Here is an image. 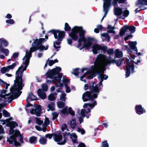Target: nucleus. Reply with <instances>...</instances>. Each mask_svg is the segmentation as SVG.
I'll list each match as a JSON object with an SVG mask.
<instances>
[{
	"label": "nucleus",
	"mask_w": 147,
	"mask_h": 147,
	"mask_svg": "<svg viewBox=\"0 0 147 147\" xmlns=\"http://www.w3.org/2000/svg\"><path fill=\"white\" fill-rule=\"evenodd\" d=\"M97 104L96 101H94L93 104L85 103L83 106V107L85 108L84 109H82L81 111V115L80 113H78L77 117L80 123L83 122V120L82 117H86L87 118H88L90 115V109L93 108Z\"/></svg>",
	"instance_id": "nucleus-7"
},
{
	"label": "nucleus",
	"mask_w": 147,
	"mask_h": 147,
	"mask_svg": "<svg viewBox=\"0 0 147 147\" xmlns=\"http://www.w3.org/2000/svg\"><path fill=\"white\" fill-rule=\"evenodd\" d=\"M3 115L6 117H9L10 116L9 114L5 110L3 111Z\"/></svg>",
	"instance_id": "nucleus-50"
},
{
	"label": "nucleus",
	"mask_w": 147,
	"mask_h": 147,
	"mask_svg": "<svg viewBox=\"0 0 147 147\" xmlns=\"http://www.w3.org/2000/svg\"><path fill=\"white\" fill-rule=\"evenodd\" d=\"M6 22L9 24H12L14 23V21L12 19H10L6 20Z\"/></svg>",
	"instance_id": "nucleus-45"
},
{
	"label": "nucleus",
	"mask_w": 147,
	"mask_h": 147,
	"mask_svg": "<svg viewBox=\"0 0 147 147\" xmlns=\"http://www.w3.org/2000/svg\"><path fill=\"white\" fill-rule=\"evenodd\" d=\"M61 129L63 131H64L65 130L69 131L67 128V125L65 124H63L62 125Z\"/></svg>",
	"instance_id": "nucleus-46"
},
{
	"label": "nucleus",
	"mask_w": 147,
	"mask_h": 147,
	"mask_svg": "<svg viewBox=\"0 0 147 147\" xmlns=\"http://www.w3.org/2000/svg\"><path fill=\"white\" fill-rule=\"evenodd\" d=\"M52 136L53 135L52 134H47L45 135V137L46 138H48L49 139H50L52 138Z\"/></svg>",
	"instance_id": "nucleus-55"
},
{
	"label": "nucleus",
	"mask_w": 147,
	"mask_h": 147,
	"mask_svg": "<svg viewBox=\"0 0 147 147\" xmlns=\"http://www.w3.org/2000/svg\"><path fill=\"white\" fill-rule=\"evenodd\" d=\"M68 111L69 112L70 114L72 116L75 115V113L72 110V109L71 107H70L69 108Z\"/></svg>",
	"instance_id": "nucleus-49"
},
{
	"label": "nucleus",
	"mask_w": 147,
	"mask_h": 147,
	"mask_svg": "<svg viewBox=\"0 0 147 147\" xmlns=\"http://www.w3.org/2000/svg\"><path fill=\"white\" fill-rule=\"evenodd\" d=\"M92 51L94 54H96L100 52V50L102 51L104 53L106 52L107 47L106 46H101L99 45L96 44L92 47Z\"/></svg>",
	"instance_id": "nucleus-10"
},
{
	"label": "nucleus",
	"mask_w": 147,
	"mask_h": 147,
	"mask_svg": "<svg viewBox=\"0 0 147 147\" xmlns=\"http://www.w3.org/2000/svg\"><path fill=\"white\" fill-rule=\"evenodd\" d=\"M123 55L122 52L119 51V49H117L115 50V58H119L121 57Z\"/></svg>",
	"instance_id": "nucleus-26"
},
{
	"label": "nucleus",
	"mask_w": 147,
	"mask_h": 147,
	"mask_svg": "<svg viewBox=\"0 0 147 147\" xmlns=\"http://www.w3.org/2000/svg\"><path fill=\"white\" fill-rule=\"evenodd\" d=\"M128 29H129L128 26H124L120 30L119 32L120 35H123Z\"/></svg>",
	"instance_id": "nucleus-25"
},
{
	"label": "nucleus",
	"mask_w": 147,
	"mask_h": 147,
	"mask_svg": "<svg viewBox=\"0 0 147 147\" xmlns=\"http://www.w3.org/2000/svg\"><path fill=\"white\" fill-rule=\"evenodd\" d=\"M39 142L40 144L44 145L46 144L47 140L43 137H41L40 138Z\"/></svg>",
	"instance_id": "nucleus-34"
},
{
	"label": "nucleus",
	"mask_w": 147,
	"mask_h": 147,
	"mask_svg": "<svg viewBox=\"0 0 147 147\" xmlns=\"http://www.w3.org/2000/svg\"><path fill=\"white\" fill-rule=\"evenodd\" d=\"M146 9H138V8H136V9L134 11L136 12L135 13H136L137 12H138L142 10H144Z\"/></svg>",
	"instance_id": "nucleus-60"
},
{
	"label": "nucleus",
	"mask_w": 147,
	"mask_h": 147,
	"mask_svg": "<svg viewBox=\"0 0 147 147\" xmlns=\"http://www.w3.org/2000/svg\"><path fill=\"white\" fill-rule=\"evenodd\" d=\"M61 112L63 114H65L67 112V108L65 107L62 110Z\"/></svg>",
	"instance_id": "nucleus-53"
},
{
	"label": "nucleus",
	"mask_w": 147,
	"mask_h": 147,
	"mask_svg": "<svg viewBox=\"0 0 147 147\" xmlns=\"http://www.w3.org/2000/svg\"><path fill=\"white\" fill-rule=\"evenodd\" d=\"M122 61V60L121 59L118 60H115V61L114 63H115L117 66H119L121 65Z\"/></svg>",
	"instance_id": "nucleus-43"
},
{
	"label": "nucleus",
	"mask_w": 147,
	"mask_h": 147,
	"mask_svg": "<svg viewBox=\"0 0 147 147\" xmlns=\"http://www.w3.org/2000/svg\"><path fill=\"white\" fill-rule=\"evenodd\" d=\"M101 147H109V145L107 141H105L102 142Z\"/></svg>",
	"instance_id": "nucleus-41"
},
{
	"label": "nucleus",
	"mask_w": 147,
	"mask_h": 147,
	"mask_svg": "<svg viewBox=\"0 0 147 147\" xmlns=\"http://www.w3.org/2000/svg\"><path fill=\"white\" fill-rule=\"evenodd\" d=\"M127 65L126 66V78H127L129 76V67L128 64V62L126 61Z\"/></svg>",
	"instance_id": "nucleus-42"
},
{
	"label": "nucleus",
	"mask_w": 147,
	"mask_h": 147,
	"mask_svg": "<svg viewBox=\"0 0 147 147\" xmlns=\"http://www.w3.org/2000/svg\"><path fill=\"white\" fill-rule=\"evenodd\" d=\"M85 31L83 30L82 27L75 26L72 29L71 32L69 34V36L74 40L76 41L78 39V34L79 33L80 38L78 40L77 47L80 50L84 47L88 49L92 43V38H85Z\"/></svg>",
	"instance_id": "nucleus-3"
},
{
	"label": "nucleus",
	"mask_w": 147,
	"mask_h": 147,
	"mask_svg": "<svg viewBox=\"0 0 147 147\" xmlns=\"http://www.w3.org/2000/svg\"><path fill=\"white\" fill-rule=\"evenodd\" d=\"M65 87L66 88V92L67 93L71 91L70 88L67 85H65Z\"/></svg>",
	"instance_id": "nucleus-51"
},
{
	"label": "nucleus",
	"mask_w": 147,
	"mask_h": 147,
	"mask_svg": "<svg viewBox=\"0 0 147 147\" xmlns=\"http://www.w3.org/2000/svg\"><path fill=\"white\" fill-rule=\"evenodd\" d=\"M134 64H130L129 63V76L131 73L133 74L134 72Z\"/></svg>",
	"instance_id": "nucleus-30"
},
{
	"label": "nucleus",
	"mask_w": 147,
	"mask_h": 147,
	"mask_svg": "<svg viewBox=\"0 0 147 147\" xmlns=\"http://www.w3.org/2000/svg\"><path fill=\"white\" fill-rule=\"evenodd\" d=\"M97 28H98L99 30H101L102 28V26L100 25H98L97 26Z\"/></svg>",
	"instance_id": "nucleus-64"
},
{
	"label": "nucleus",
	"mask_w": 147,
	"mask_h": 147,
	"mask_svg": "<svg viewBox=\"0 0 147 147\" xmlns=\"http://www.w3.org/2000/svg\"><path fill=\"white\" fill-rule=\"evenodd\" d=\"M61 68L59 67H56L51 70H49L46 74L48 78L53 79L54 83L56 84L57 87H59V88H62L63 86L61 83V78L62 74L60 73Z\"/></svg>",
	"instance_id": "nucleus-6"
},
{
	"label": "nucleus",
	"mask_w": 147,
	"mask_h": 147,
	"mask_svg": "<svg viewBox=\"0 0 147 147\" xmlns=\"http://www.w3.org/2000/svg\"><path fill=\"white\" fill-rule=\"evenodd\" d=\"M5 106V104L4 103H2L0 104V109L2 108H3ZM2 115L1 113H0V119ZM3 129L2 127V125H0V134L1 133H3ZM2 138V136H0V140Z\"/></svg>",
	"instance_id": "nucleus-24"
},
{
	"label": "nucleus",
	"mask_w": 147,
	"mask_h": 147,
	"mask_svg": "<svg viewBox=\"0 0 147 147\" xmlns=\"http://www.w3.org/2000/svg\"><path fill=\"white\" fill-rule=\"evenodd\" d=\"M36 128L38 130L40 131L42 129L43 130V128H41L40 127L38 126H36Z\"/></svg>",
	"instance_id": "nucleus-62"
},
{
	"label": "nucleus",
	"mask_w": 147,
	"mask_h": 147,
	"mask_svg": "<svg viewBox=\"0 0 147 147\" xmlns=\"http://www.w3.org/2000/svg\"><path fill=\"white\" fill-rule=\"evenodd\" d=\"M49 121L48 118L45 117V121L44 124L42 125V127H43V132H45L46 131V127L49 124Z\"/></svg>",
	"instance_id": "nucleus-27"
},
{
	"label": "nucleus",
	"mask_w": 147,
	"mask_h": 147,
	"mask_svg": "<svg viewBox=\"0 0 147 147\" xmlns=\"http://www.w3.org/2000/svg\"><path fill=\"white\" fill-rule=\"evenodd\" d=\"M35 109H33L30 111V113L32 114L36 115L39 116L41 113V107L40 105L35 106Z\"/></svg>",
	"instance_id": "nucleus-12"
},
{
	"label": "nucleus",
	"mask_w": 147,
	"mask_h": 147,
	"mask_svg": "<svg viewBox=\"0 0 147 147\" xmlns=\"http://www.w3.org/2000/svg\"><path fill=\"white\" fill-rule=\"evenodd\" d=\"M128 14V11L127 10L124 11L123 13V15L124 17H126L127 16Z\"/></svg>",
	"instance_id": "nucleus-54"
},
{
	"label": "nucleus",
	"mask_w": 147,
	"mask_h": 147,
	"mask_svg": "<svg viewBox=\"0 0 147 147\" xmlns=\"http://www.w3.org/2000/svg\"><path fill=\"white\" fill-rule=\"evenodd\" d=\"M135 3L136 7L141 8L144 5H147V0H137Z\"/></svg>",
	"instance_id": "nucleus-16"
},
{
	"label": "nucleus",
	"mask_w": 147,
	"mask_h": 147,
	"mask_svg": "<svg viewBox=\"0 0 147 147\" xmlns=\"http://www.w3.org/2000/svg\"><path fill=\"white\" fill-rule=\"evenodd\" d=\"M86 70H87V69L86 68H84L82 69L77 68L73 70V71L72 72V73L76 76H78L81 73H82L84 72V71Z\"/></svg>",
	"instance_id": "nucleus-17"
},
{
	"label": "nucleus",
	"mask_w": 147,
	"mask_h": 147,
	"mask_svg": "<svg viewBox=\"0 0 147 147\" xmlns=\"http://www.w3.org/2000/svg\"><path fill=\"white\" fill-rule=\"evenodd\" d=\"M5 17L7 19H10L12 18V16L10 14L8 13L6 15Z\"/></svg>",
	"instance_id": "nucleus-59"
},
{
	"label": "nucleus",
	"mask_w": 147,
	"mask_h": 147,
	"mask_svg": "<svg viewBox=\"0 0 147 147\" xmlns=\"http://www.w3.org/2000/svg\"><path fill=\"white\" fill-rule=\"evenodd\" d=\"M116 7V6L114 7V14L117 16H120L122 13V10L121 8Z\"/></svg>",
	"instance_id": "nucleus-20"
},
{
	"label": "nucleus",
	"mask_w": 147,
	"mask_h": 147,
	"mask_svg": "<svg viewBox=\"0 0 147 147\" xmlns=\"http://www.w3.org/2000/svg\"><path fill=\"white\" fill-rule=\"evenodd\" d=\"M78 131L79 132L81 133L82 134H83L85 133V131L84 130L80 128L78 129Z\"/></svg>",
	"instance_id": "nucleus-58"
},
{
	"label": "nucleus",
	"mask_w": 147,
	"mask_h": 147,
	"mask_svg": "<svg viewBox=\"0 0 147 147\" xmlns=\"http://www.w3.org/2000/svg\"><path fill=\"white\" fill-rule=\"evenodd\" d=\"M0 51L5 56L7 55L9 53V51L7 49H4L3 47L0 48Z\"/></svg>",
	"instance_id": "nucleus-31"
},
{
	"label": "nucleus",
	"mask_w": 147,
	"mask_h": 147,
	"mask_svg": "<svg viewBox=\"0 0 147 147\" xmlns=\"http://www.w3.org/2000/svg\"><path fill=\"white\" fill-rule=\"evenodd\" d=\"M64 29L65 31H69L71 29L70 27L67 23H65Z\"/></svg>",
	"instance_id": "nucleus-38"
},
{
	"label": "nucleus",
	"mask_w": 147,
	"mask_h": 147,
	"mask_svg": "<svg viewBox=\"0 0 147 147\" xmlns=\"http://www.w3.org/2000/svg\"><path fill=\"white\" fill-rule=\"evenodd\" d=\"M67 134L69 135L70 138L72 139L73 142L75 143L77 142L76 138H77V136L75 133L70 134L69 132L67 133Z\"/></svg>",
	"instance_id": "nucleus-23"
},
{
	"label": "nucleus",
	"mask_w": 147,
	"mask_h": 147,
	"mask_svg": "<svg viewBox=\"0 0 147 147\" xmlns=\"http://www.w3.org/2000/svg\"><path fill=\"white\" fill-rule=\"evenodd\" d=\"M106 52L109 55V56L107 57L104 54H99L97 56L94 65L92 66L89 70L87 71L81 77V80L86 82V80L82 79L86 75H88V77L89 78L92 79L95 76L96 74H98L99 75H102L105 80H106L108 78V76L104 74V71L106 70L105 67L108 65L114 64L115 62V59L112 58L111 57V55L114 53L113 49H110L106 50Z\"/></svg>",
	"instance_id": "nucleus-2"
},
{
	"label": "nucleus",
	"mask_w": 147,
	"mask_h": 147,
	"mask_svg": "<svg viewBox=\"0 0 147 147\" xmlns=\"http://www.w3.org/2000/svg\"><path fill=\"white\" fill-rule=\"evenodd\" d=\"M36 123L39 125H41L43 123V121L38 118H37L36 119Z\"/></svg>",
	"instance_id": "nucleus-47"
},
{
	"label": "nucleus",
	"mask_w": 147,
	"mask_h": 147,
	"mask_svg": "<svg viewBox=\"0 0 147 147\" xmlns=\"http://www.w3.org/2000/svg\"><path fill=\"white\" fill-rule=\"evenodd\" d=\"M51 32L53 33L54 37L57 40L54 42V46L55 48L58 49L60 48V46H56V45L59 46L61 43L65 35V32L64 31L59 30L50 31L49 32Z\"/></svg>",
	"instance_id": "nucleus-9"
},
{
	"label": "nucleus",
	"mask_w": 147,
	"mask_h": 147,
	"mask_svg": "<svg viewBox=\"0 0 147 147\" xmlns=\"http://www.w3.org/2000/svg\"><path fill=\"white\" fill-rule=\"evenodd\" d=\"M9 124L10 127L9 131V134L11 135L10 136L9 139L7 140L8 141L10 144L13 143L15 146H20V144L17 141L16 138L19 136L20 141L21 143H22L23 142V137L20 134V132L18 130H14L13 129V128L18 126L17 123L14 121H12L9 122Z\"/></svg>",
	"instance_id": "nucleus-5"
},
{
	"label": "nucleus",
	"mask_w": 147,
	"mask_h": 147,
	"mask_svg": "<svg viewBox=\"0 0 147 147\" xmlns=\"http://www.w3.org/2000/svg\"><path fill=\"white\" fill-rule=\"evenodd\" d=\"M103 11L104 12V15L101 20V21L106 17L112 5H113L114 7L117 6L118 2L119 3H125V0H103Z\"/></svg>",
	"instance_id": "nucleus-8"
},
{
	"label": "nucleus",
	"mask_w": 147,
	"mask_h": 147,
	"mask_svg": "<svg viewBox=\"0 0 147 147\" xmlns=\"http://www.w3.org/2000/svg\"><path fill=\"white\" fill-rule=\"evenodd\" d=\"M63 82H64L65 86V84L67 85V84H68L69 82V81L68 79L65 78L63 79Z\"/></svg>",
	"instance_id": "nucleus-52"
},
{
	"label": "nucleus",
	"mask_w": 147,
	"mask_h": 147,
	"mask_svg": "<svg viewBox=\"0 0 147 147\" xmlns=\"http://www.w3.org/2000/svg\"><path fill=\"white\" fill-rule=\"evenodd\" d=\"M36 100V97L32 93L28 94V97L27 98V101L28 103L30 101Z\"/></svg>",
	"instance_id": "nucleus-22"
},
{
	"label": "nucleus",
	"mask_w": 147,
	"mask_h": 147,
	"mask_svg": "<svg viewBox=\"0 0 147 147\" xmlns=\"http://www.w3.org/2000/svg\"><path fill=\"white\" fill-rule=\"evenodd\" d=\"M29 142L33 144H35L36 142V138L34 136H32L29 139Z\"/></svg>",
	"instance_id": "nucleus-33"
},
{
	"label": "nucleus",
	"mask_w": 147,
	"mask_h": 147,
	"mask_svg": "<svg viewBox=\"0 0 147 147\" xmlns=\"http://www.w3.org/2000/svg\"><path fill=\"white\" fill-rule=\"evenodd\" d=\"M101 37H104L107 40L108 42L110 41V37L108 33H104L101 34Z\"/></svg>",
	"instance_id": "nucleus-36"
},
{
	"label": "nucleus",
	"mask_w": 147,
	"mask_h": 147,
	"mask_svg": "<svg viewBox=\"0 0 147 147\" xmlns=\"http://www.w3.org/2000/svg\"><path fill=\"white\" fill-rule=\"evenodd\" d=\"M67 43L69 45H71L72 42V39L71 38H67Z\"/></svg>",
	"instance_id": "nucleus-56"
},
{
	"label": "nucleus",
	"mask_w": 147,
	"mask_h": 147,
	"mask_svg": "<svg viewBox=\"0 0 147 147\" xmlns=\"http://www.w3.org/2000/svg\"><path fill=\"white\" fill-rule=\"evenodd\" d=\"M16 65V63H14L11 65L7 66L6 67H3L1 68V71L2 73H5L9 71L10 70L13 69Z\"/></svg>",
	"instance_id": "nucleus-15"
},
{
	"label": "nucleus",
	"mask_w": 147,
	"mask_h": 147,
	"mask_svg": "<svg viewBox=\"0 0 147 147\" xmlns=\"http://www.w3.org/2000/svg\"><path fill=\"white\" fill-rule=\"evenodd\" d=\"M58 61L57 59H55L54 60H48L47 62L49 65L51 66L55 63L58 62Z\"/></svg>",
	"instance_id": "nucleus-37"
},
{
	"label": "nucleus",
	"mask_w": 147,
	"mask_h": 147,
	"mask_svg": "<svg viewBox=\"0 0 147 147\" xmlns=\"http://www.w3.org/2000/svg\"><path fill=\"white\" fill-rule=\"evenodd\" d=\"M137 42L136 41H129V55H130L132 52V50L134 51H138L137 47L136 46Z\"/></svg>",
	"instance_id": "nucleus-14"
},
{
	"label": "nucleus",
	"mask_w": 147,
	"mask_h": 147,
	"mask_svg": "<svg viewBox=\"0 0 147 147\" xmlns=\"http://www.w3.org/2000/svg\"><path fill=\"white\" fill-rule=\"evenodd\" d=\"M71 126L72 128H74L75 127L76 125V120L74 119H72L71 121Z\"/></svg>",
	"instance_id": "nucleus-39"
},
{
	"label": "nucleus",
	"mask_w": 147,
	"mask_h": 147,
	"mask_svg": "<svg viewBox=\"0 0 147 147\" xmlns=\"http://www.w3.org/2000/svg\"><path fill=\"white\" fill-rule=\"evenodd\" d=\"M57 92H61V94L60 96V99L61 100L65 101L66 98L65 96H66V94L63 92L61 91L59 89L57 90Z\"/></svg>",
	"instance_id": "nucleus-28"
},
{
	"label": "nucleus",
	"mask_w": 147,
	"mask_h": 147,
	"mask_svg": "<svg viewBox=\"0 0 147 147\" xmlns=\"http://www.w3.org/2000/svg\"><path fill=\"white\" fill-rule=\"evenodd\" d=\"M2 44L5 47H7L8 45V42L3 38H0V48L3 47Z\"/></svg>",
	"instance_id": "nucleus-21"
},
{
	"label": "nucleus",
	"mask_w": 147,
	"mask_h": 147,
	"mask_svg": "<svg viewBox=\"0 0 147 147\" xmlns=\"http://www.w3.org/2000/svg\"><path fill=\"white\" fill-rule=\"evenodd\" d=\"M108 30L107 31L108 33H112L114 34L115 33V31L113 30L114 29V28L113 27H112L111 25H109L108 27Z\"/></svg>",
	"instance_id": "nucleus-35"
},
{
	"label": "nucleus",
	"mask_w": 147,
	"mask_h": 147,
	"mask_svg": "<svg viewBox=\"0 0 147 147\" xmlns=\"http://www.w3.org/2000/svg\"><path fill=\"white\" fill-rule=\"evenodd\" d=\"M18 55L19 53H15L13 55L12 57L14 58H16L18 57Z\"/></svg>",
	"instance_id": "nucleus-57"
},
{
	"label": "nucleus",
	"mask_w": 147,
	"mask_h": 147,
	"mask_svg": "<svg viewBox=\"0 0 147 147\" xmlns=\"http://www.w3.org/2000/svg\"><path fill=\"white\" fill-rule=\"evenodd\" d=\"M102 76L101 75H98V78L100 80V81L99 83L95 86L94 82H92V85L90 86V88L91 90L90 92L87 91L83 94L82 98L84 102L97 98V95L99 92V90L102 87V82L104 79Z\"/></svg>",
	"instance_id": "nucleus-4"
},
{
	"label": "nucleus",
	"mask_w": 147,
	"mask_h": 147,
	"mask_svg": "<svg viewBox=\"0 0 147 147\" xmlns=\"http://www.w3.org/2000/svg\"><path fill=\"white\" fill-rule=\"evenodd\" d=\"M53 116L52 119L54 120L56 119L58 116V114L56 112H53L52 113Z\"/></svg>",
	"instance_id": "nucleus-44"
},
{
	"label": "nucleus",
	"mask_w": 147,
	"mask_h": 147,
	"mask_svg": "<svg viewBox=\"0 0 147 147\" xmlns=\"http://www.w3.org/2000/svg\"><path fill=\"white\" fill-rule=\"evenodd\" d=\"M79 147H85V145L84 143H81L79 144Z\"/></svg>",
	"instance_id": "nucleus-61"
},
{
	"label": "nucleus",
	"mask_w": 147,
	"mask_h": 147,
	"mask_svg": "<svg viewBox=\"0 0 147 147\" xmlns=\"http://www.w3.org/2000/svg\"><path fill=\"white\" fill-rule=\"evenodd\" d=\"M42 88L44 91H46L48 89V86L46 84H43L42 86Z\"/></svg>",
	"instance_id": "nucleus-48"
},
{
	"label": "nucleus",
	"mask_w": 147,
	"mask_h": 147,
	"mask_svg": "<svg viewBox=\"0 0 147 147\" xmlns=\"http://www.w3.org/2000/svg\"><path fill=\"white\" fill-rule=\"evenodd\" d=\"M136 30V27L134 26H129V39H131L133 36L132 34L135 32Z\"/></svg>",
	"instance_id": "nucleus-19"
},
{
	"label": "nucleus",
	"mask_w": 147,
	"mask_h": 147,
	"mask_svg": "<svg viewBox=\"0 0 147 147\" xmlns=\"http://www.w3.org/2000/svg\"><path fill=\"white\" fill-rule=\"evenodd\" d=\"M38 96L42 99H45L47 95L46 93L41 89H39L37 91Z\"/></svg>",
	"instance_id": "nucleus-18"
},
{
	"label": "nucleus",
	"mask_w": 147,
	"mask_h": 147,
	"mask_svg": "<svg viewBox=\"0 0 147 147\" xmlns=\"http://www.w3.org/2000/svg\"><path fill=\"white\" fill-rule=\"evenodd\" d=\"M62 138V136L61 134H55V135L54 140L55 142L57 143L58 144L64 145L66 142V141L65 139L63 141Z\"/></svg>",
	"instance_id": "nucleus-11"
},
{
	"label": "nucleus",
	"mask_w": 147,
	"mask_h": 147,
	"mask_svg": "<svg viewBox=\"0 0 147 147\" xmlns=\"http://www.w3.org/2000/svg\"><path fill=\"white\" fill-rule=\"evenodd\" d=\"M57 105L59 108H61L64 106L65 103L63 102L60 101L57 102Z\"/></svg>",
	"instance_id": "nucleus-40"
},
{
	"label": "nucleus",
	"mask_w": 147,
	"mask_h": 147,
	"mask_svg": "<svg viewBox=\"0 0 147 147\" xmlns=\"http://www.w3.org/2000/svg\"><path fill=\"white\" fill-rule=\"evenodd\" d=\"M135 110L136 113L138 115H141L146 113L145 109L141 105H136L135 106Z\"/></svg>",
	"instance_id": "nucleus-13"
},
{
	"label": "nucleus",
	"mask_w": 147,
	"mask_h": 147,
	"mask_svg": "<svg viewBox=\"0 0 147 147\" xmlns=\"http://www.w3.org/2000/svg\"><path fill=\"white\" fill-rule=\"evenodd\" d=\"M45 37L46 39L44 38L36 39L32 43V47L30 48V51H26V55L22 59V64L16 72V80L14 81V84L13 86L10 89L11 92L6 94V90H2L0 94V101H2L6 102L9 100L8 102L10 103L13 99L17 98L20 96L22 93V92L20 91L24 86V84L22 83V77L24 71L26 70L29 65L32 53L37 50L43 51L46 50L48 49V45H46L45 46L42 45V44L48 39L47 36L46 35Z\"/></svg>",
	"instance_id": "nucleus-1"
},
{
	"label": "nucleus",
	"mask_w": 147,
	"mask_h": 147,
	"mask_svg": "<svg viewBox=\"0 0 147 147\" xmlns=\"http://www.w3.org/2000/svg\"><path fill=\"white\" fill-rule=\"evenodd\" d=\"M43 55V53H39L38 54V58L41 57Z\"/></svg>",
	"instance_id": "nucleus-63"
},
{
	"label": "nucleus",
	"mask_w": 147,
	"mask_h": 147,
	"mask_svg": "<svg viewBox=\"0 0 147 147\" xmlns=\"http://www.w3.org/2000/svg\"><path fill=\"white\" fill-rule=\"evenodd\" d=\"M56 98V94H51L48 96L49 99L50 100H55Z\"/></svg>",
	"instance_id": "nucleus-32"
},
{
	"label": "nucleus",
	"mask_w": 147,
	"mask_h": 147,
	"mask_svg": "<svg viewBox=\"0 0 147 147\" xmlns=\"http://www.w3.org/2000/svg\"><path fill=\"white\" fill-rule=\"evenodd\" d=\"M48 107L49 108L48 110V111H49L50 110L53 111L55 109V105L53 102H51L48 105Z\"/></svg>",
	"instance_id": "nucleus-29"
}]
</instances>
